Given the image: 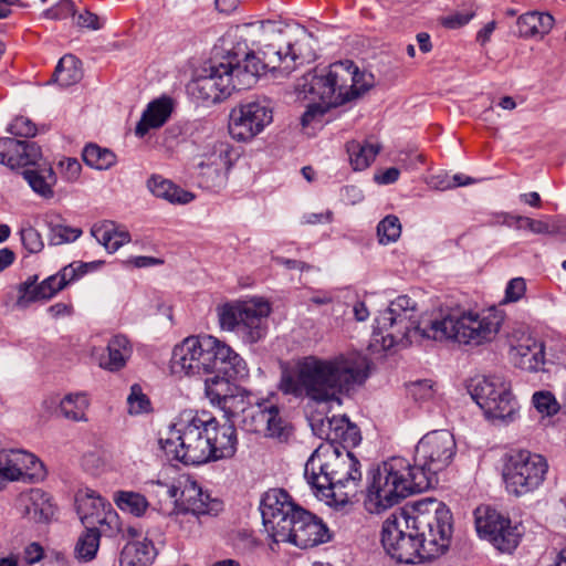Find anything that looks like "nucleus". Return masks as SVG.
Returning <instances> with one entry per match:
<instances>
[{"label": "nucleus", "instance_id": "f257e3e1", "mask_svg": "<svg viewBox=\"0 0 566 566\" xmlns=\"http://www.w3.org/2000/svg\"><path fill=\"white\" fill-rule=\"evenodd\" d=\"M455 449V440L448 430H434L416 446L413 465L402 457L384 461L370 472L366 509L379 513L413 493L428 490L434 475L451 463Z\"/></svg>", "mask_w": 566, "mask_h": 566}, {"label": "nucleus", "instance_id": "f03ea898", "mask_svg": "<svg viewBox=\"0 0 566 566\" xmlns=\"http://www.w3.org/2000/svg\"><path fill=\"white\" fill-rule=\"evenodd\" d=\"M307 35L292 40L287 32L280 31L264 44L261 56L254 52L230 51L224 61L212 65L209 75L197 78L191 91L198 97L219 103L228 98L234 91L248 90L256 83L258 76L265 71H281L290 74L297 62L303 63L311 57L303 49Z\"/></svg>", "mask_w": 566, "mask_h": 566}, {"label": "nucleus", "instance_id": "7ed1b4c3", "mask_svg": "<svg viewBox=\"0 0 566 566\" xmlns=\"http://www.w3.org/2000/svg\"><path fill=\"white\" fill-rule=\"evenodd\" d=\"M395 310L388 307L375 319L371 344L385 350L409 345L420 337L480 346L495 338L504 321L503 312L491 307L482 312L452 311L431 321L428 327H421L413 315L395 313Z\"/></svg>", "mask_w": 566, "mask_h": 566}, {"label": "nucleus", "instance_id": "20e7f679", "mask_svg": "<svg viewBox=\"0 0 566 566\" xmlns=\"http://www.w3.org/2000/svg\"><path fill=\"white\" fill-rule=\"evenodd\" d=\"M366 377L364 360H323L308 356L300 360L294 370L282 374L280 389L286 395L329 401L337 399L343 389L361 384Z\"/></svg>", "mask_w": 566, "mask_h": 566}, {"label": "nucleus", "instance_id": "39448f33", "mask_svg": "<svg viewBox=\"0 0 566 566\" xmlns=\"http://www.w3.org/2000/svg\"><path fill=\"white\" fill-rule=\"evenodd\" d=\"M172 374L201 376L223 374L242 377L245 361L229 345L211 335L189 336L176 345L170 359Z\"/></svg>", "mask_w": 566, "mask_h": 566}, {"label": "nucleus", "instance_id": "423d86ee", "mask_svg": "<svg viewBox=\"0 0 566 566\" xmlns=\"http://www.w3.org/2000/svg\"><path fill=\"white\" fill-rule=\"evenodd\" d=\"M229 378L227 375H223V377L216 375L206 380V396L211 403L222 409L228 420L237 416L239 411H242L245 413V423L248 418L251 419V423L247 424L248 430L253 432L264 431L268 437L286 441L291 434L292 427L281 416L277 405L268 399L245 410L244 397L240 394V388L232 384Z\"/></svg>", "mask_w": 566, "mask_h": 566}, {"label": "nucleus", "instance_id": "0eeeda50", "mask_svg": "<svg viewBox=\"0 0 566 566\" xmlns=\"http://www.w3.org/2000/svg\"><path fill=\"white\" fill-rule=\"evenodd\" d=\"M305 476L317 491L346 502L356 494L361 481L360 463L349 451L319 448L306 462Z\"/></svg>", "mask_w": 566, "mask_h": 566}, {"label": "nucleus", "instance_id": "6e6552de", "mask_svg": "<svg viewBox=\"0 0 566 566\" xmlns=\"http://www.w3.org/2000/svg\"><path fill=\"white\" fill-rule=\"evenodd\" d=\"M370 87L365 74L352 61H339L321 71L303 76L298 90L310 101H319L327 106H342L352 102Z\"/></svg>", "mask_w": 566, "mask_h": 566}, {"label": "nucleus", "instance_id": "1a4fd4ad", "mask_svg": "<svg viewBox=\"0 0 566 566\" xmlns=\"http://www.w3.org/2000/svg\"><path fill=\"white\" fill-rule=\"evenodd\" d=\"M208 412H185L159 440L166 454L188 465L211 461Z\"/></svg>", "mask_w": 566, "mask_h": 566}, {"label": "nucleus", "instance_id": "9d476101", "mask_svg": "<svg viewBox=\"0 0 566 566\" xmlns=\"http://www.w3.org/2000/svg\"><path fill=\"white\" fill-rule=\"evenodd\" d=\"M265 531H328L322 518L295 504L283 489H270L260 503Z\"/></svg>", "mask_w": 566, "mask_h": 566}, {"label": "nucleus", "instance_id": "9b49d317", "mask_svg": "<svg viewBox=\"0 0 566 566\" xmlns=\"http://www.w3.org/2000/svg\"><path fill=\"white\" fill-rule=\"evenodd\" d=\"M270 313V304L262 300L226 303L218 307L221 329L235 331L248 344H255L265 337Z\"/></svg>", "mask_w": 566, "mask_h": 566}, {"label": "nucleus", "instance_id": "f8f14e48", "mask_svg": "<svg viewBox=\"0 0 566 566\" xmlns=\"http://www.w3.org/2000/svg\"><path fill=\"white\" fill-rule=\"evenodd\" d=\"M452 521V513L444 503L436 499H423L411 507L400 509L390 514L381 531H450Z\"/></svg>", "mask_w": 566, "mask_h": 566}, {"label": "nucleus", "instance_id": "ddd939ff", "mask_svg": "<svg viewBox=\"0 0 566 566\" xmlns=\"http://www.w3.org/2000/svg\"><path fill=\"white\" fill-rule=\"evenodd\" d=\"M472 398L490 420L513 421L518 411L511 382L500 376L484 377L478 381Z\"/></svg>", "mask_w": 566, "mask_h": 566}, {"label": "nucleus", "instance_id": "4468645a", "mask_svg": "<svg viewBox=\"0 0 566 566\" xmlns=\"http://www.w3.org/2000/svg\"><path fill=\"white\" fill-rule=\"evenodd\" d=\"M548 470L544 457L522 450L512 454L505 465L503 478L509 492L524 495L537 489Z\"/></svg>", "mask_w": 566, "mask_h": 566}, {"label": "nucleus", "instance_id": "2eb2a0df", "mask_svg": "<svg viewBox=\"0 0 566 566\" xmlns=\"http://www.w3.org/2000/svg\"><path fill=\"white\" fill-rule=\"evenodd\" d=\"M273 120V111L265 101L239 104L229 115V133L238 142L252 140Z\"/></svg>", "mask_w": 566, "mask_h": 566}, {"label": "nucleus", "instance_id": "dca6fc26", "mask_svg": "<svg viewBox=\"0 0 566 566\" xmlns=\"http://www.w3.org/2000/svg\"><path fill=\"white\" fill-rule=\"evenodd\" d=\"M76 513L87 532L122 531L117 512L95 491L80 490L75 495Z\"/></svg>", "mask_w": 566, "mask_h": 566}, {"label": "nucleus", "instance_id": "f3484780", "mask_svg": "<svg viewBox=\"0 0 566 566\" xmlns=\"http://www.w3.org/2000/svg\"><path fill=\"white\" fill-rule=\"evenodd\" d=\"M167 493L177 505L196 516L216 515L222 509V503L203 493L201 486L190 475H180L167 489Z\"/></svg>", "mask_w": 566, "mask_h": 566}, {"label": "nucleus", "instance_id": "a211bd4d", "mask_svg": "<svg viewBox=\"0 0 566 566\" xmlns=\"http://www.w3.org/2000/svg\"><path fill=\"white\" fill-rule=\"evenodd\" d=\"M45 475L43 463L33 453L18 449L0 451V478L9 481H41Z\"/></svg>", "mask_w": 566, "mask_h": 566}, {"label": "nucleus", "instance_id": "6ab92c4d", "mask_svg": "<svg viewBox=\"0 0 566 566\" xmlns=\"http://www.w3.org/2000/svg\"><path fill=\"white\" fill-rule=\"evenodd\" d=\"M510 357L523 370L537 371L545 364V345L525 331L510 336Z\"/></svg>", "mask_w": 566, "mask_h": 566}, {"label": "nucleus", "instance_id": "aec40b11", "mask_svg": "<svg viewBox=\"0 0 566 566\" xmlns=\"http://www.w3.org/2000/svg\"><path fill=\"white\" fill-rule=\"evenodd\" d=\"M41 158V148L33 142L11 137L0 138V164L14 169L35 164Z\"/></svg>", "mask_w": 566, "mask_h": 566}, {"label": "nucleus", "instance_id": "412c9836", "mask_svg": "<svg viewBox=\"0 0 566 566\" xmlns=\"http://www.w3.org/2000/svg\"><path fill=\"white\" fill-rule=\"evenodd\" d=\"M380 541L387 554L398 563H419L417 533H381Z\"/></svg>", "mask_w": 566, "mask_h": 566}, {"label": "nucleus", "instance_id": "4be33fe9", "mask_svg": "<svg viewBox=\"0 0 566 566\" xmlns=\"http://www.w3.org/2000/svg\"><path fill=\"white\" fill-rule=\"evenodd\" d=\"M211 460L231 458L237 451V430L229 421L220 424L208 413Z\"/></svg>", "mask_w": 566, "mask_h": 566}, {"label": "nucleus", "instance_id": "5701e85b", "mask_svg": "<svg viewBox=\"0 0 566 566\" xmlns=\"http://www.w3.org/2000/svg\"><path fill=\"white\" fill-rule=\"evenodd\" d=\"M18 504L23 514L35 522H50L56 511L52 496L38 488L22 492L18 497Z\"/></svg>", "mask_w": 566, "mask_h": 566}, {"label": "nucleus", "instance_id": "b1692460", "mask_svg": "<svg viewBox=\"0 0 566 566\" xmlns=\"http://www.w3.org/2000/svg\"><path fill=\"white\" fill-rule=\"evenodd\" d=\"M90 269H93V263L72 262L56 274L49 276L38 284V295L42 296L43 300L52 298L70 283L85 275Z\"/></svg>", "mask_w": 566, "mask_h": 566}, {"label": "nucleus", "instance_id": "393cba45", "mask_svg": "<svg viewBox=\"0 0 566 566\" xmlns=\"http://www.w3.org/2000/svg\"><path fill=\"white\" fill-rule=\"evenodd\" d=\"M321 431L322 438L342 443L345 448H354L361 441L359 428L345 416L327 418L322 422Z\"/></svg>", "mask_w": 566, "mask_h": 566}, {"label": "nucleus", "instance_id": "a878e982", "mask_svg": "<svg viewBox=\"0 0 566 566\" xmlns=\"http://www.w3.org/2000/svg\"><path fill=\"white\" fill-rule=\"evenodd\" d=\"M129 534L130 539L120 553V566H149L157 555L153 542L143 536V533Z\"/></svg>", "mask_w": 566, "mask_h": 566}, {"label": "nucleus", "instance_id": "bb28decb", "mask_svg": "<svg viewBox=\"0 0 566 566\" xmlns=\"http://www.w3.org/2000/svg\"><path fill=\"white\" fill-rule=\"evenodd\" d=\"M475 531H516L525 528L522 522L512 518L496 507L481 504L473 511Z\"/></svg>", "mask_w": 566, "mask_h": 566}, {"label": "nucleus", "instance_id": "cd10ccee", "mask_svg": "<svg viewBox=\"0 0 566 566\" xmlns=\"http://www.w3.org/2000/svg\"><path fill=\"white\" fill-rule=\"evenodd\" d=\"M172 108L170 97L164 96L150 102L136 125V135L144 137L150 129L165 125L172 113Z\"/></svg>", "mask_w": 566, "mask_h": 566}, {"label": "nucleus", "instance_id": "c85d7f7f", "mask_svg": "<svg viewBox=\"0 0 566 566\" xmlns=\"http://www.w3.org/2000/svg\"><path fill=\"white\" fill-rule=\"evenodd\" d=\"M106 350L107 354H102L98 357L99 367L109 371H117L125 367L132 356L133 347L125 336L116 335L108 342Z\"/></svg>", "mask_w": 566, "mask_h": 566}, {"label": "nucleus", "instance_id": "c756f323", "mask_svg": "<svg viewBox=\"0 0 566 566\" xmlns=\"http://www.w3.org/2000/svg\"><path fill=\"white\" fill-rule=\"evenodd\" d=\"M147 186L154 196L163 198L170 203L186 205L195 199L193 193L181 189L172 181L161 176L150 177L147 181Z\"/></svg>", "mask_w": 566, "mask_h": 566}, {"label": "nucleus", "instance_id": "7c9ffc66", "mask_svg": "<svg viewBox=\"0 0 566 566\" xmlns=\"http://www.w3.org/2000/svg\"><path fill=\"white\" fill-rule=\"evenodd\" d=\"M92 234L108 252L117 251L130 240L128 231L119 230L115 222L108 220L95 223Z\"/></svg>", "mask_w": 566, "mask_h": 566}, {"label": "nucleus", "instance_id": "2f4dec72", "mask_svg": "<svg viewBox=\"0 0 566 566\" xmlns=\"http://www.w3.org/2000/svg\"><path fill=\"white\" fill-rule=\"evenodd\" d=\"M554 18L549 13L527 12L517 19L518 33L523 38H543L554 27Z\"/></svg>", "mask_w": 566, "mask_h": 566}, {"label": "nucleus", "instance_id": "473e14b6", "mask_svg": "<svg viewBox=\"0 0 566 566\" xmlns=\"http://www.w3.org/2000/svg\"><path fill=\"white\" fill-rule=\"evenodd\" d=\"M419 545V563L444 554L451 544V533H417Z\"/></svg>", "mask_w": 566, "mask_h": 566}, {"label": "nucleus", "instance_id": "72a5a7b5", "mask_svg": "<svg viewBox=\"0 0 566 566\" xmlns=\"http://www.w3.org/2000/svg\"><path fill=\"white\" fill-rule=\"evenodd\" d=\"M270 547L280 542L291 543L302 549L315 547L332 541V533H269Z\"/></svg>", "mask_w": 566, "mask_h": 566}, {"label": "nucleus", "instance_id": "f704fd0d", "mask_svg": "<svg viewBox=\"0 0 566 566\" xmlns=\"http://www.w3.org/2000/svg\"><path fill=\"white\" fill-rule=\"evenodd\" d=\"M22 175L34 192L46 199L53 197L56 176L51 167L25 169Z\"/></svg>", "mask_w": 566, "mask_h": 566}, {"label": "nucleus", "instance_id": "c9c22d12", "mask_svg": "<svg viewBox=\"0 0 566 566\" xmlns=\"http://www.w3.org/2000/svg\"><path fill=\"white\" fill-rule=\"evenodd\" d=\"M349 160L355 170H364L376 159L380 146L373 143L348 142L346 145Z\"/></svg>", "mask_w": 566, "mask_h": 566}, {"label": "nucleus", "instance_id": "e433bc0d", "mask_svg": "<svg viewBox=\"0 0 566 566\" xmlns=\"http://www.w3.org/2000/svg\"><path fill=\"white\" fill-rule=\"evenodd\" d=\"M78 64L80 61L72 54H66L61 57L53 73L54 82L63 87L78 82L82 77V71Z\"/></svg>", "mask_w": 566, "mask_h": 566}, {"label": "nucleus", "instance_id": "4c0bfd02", "mask_svg": "<svg viewBox=\"0 0 566 566\" xmlns=\"http://www.w3.org/2000/svg\"><path fill=\"white\" fill-rule=\"evenodd\" d=\"M113 501L120 511L136 517L143 516L149 506L144 495L133 491H117L114 493Z\"/></svg>", "mask_w": 566, "mask_h": 566}, {"label": "nucleus", "instance_id": "58836bf2", "mask_svg": "<svg viewBox=\"0 0 566 566\" xmlns=\"http://www.w3.org/2000/svg\"><path fill=\"white\" fill-rule=\"evenodd\" d=\"M90 401L85 394H71L60 402L62 416L72 421H86V410Z\"/></svg>", "mask_w": 566, "mask_h": 566}, {"label": "nucleus", "instance_id": "ea45409f", "mask_svg": "<svg viewBox=\"0 0 566 566\" xmlns=\"http://www.w3.org/2000/svg\"><path fill=\"white\" fill-rule=\"evenodd\" d=\"M82 157L87 166L99 170L108 169L116 163V155L112 150L96 144L86 145Z\"/></svg>", "mask_w": 566, "mask_h": 566}, {"label": "nucleus", "instance_id": "a19ab883", "mask_svg": "<svg viewBox=\"0 0 566 566\" xmlns=\"http://www.w3.org/2000/svg\"><path fill=\"white\" fill-rule=\"evenodd\" d=\"M501 554H512L521 543V533H478Z\"/></svg>", "mask_w": 566, "mask_h": 566}, {"label": "nucleus", "instance_id": "79ce46f5", "mask_svg": "<svg viewBox=\"0 0 566 566\" xmlns=\"http://www.w3.org/2000/svg\"><path fill=\"white\" fill-rule=\"evenodd\" d=\"M101 533H83L74 547V555L78 562L86 563L95 558L99 547Z\"/></svg>", "mask_w": 566, "mask_h": 566}, {"label": "nucleus", "instance_id": "37998d69", "mask_svg": "<svg viewBox=\"0 0 566 566\" xmlns=\"http://www.w3.org/2000/svg\"><path fill=\"white\" fill-rule=\"evenodd\" d=\"M128 413L132 416L148 415L153 412V405L149 397L144 394L138 384L130 387V392L127 397Z\"/></svg>", "mask_w": 566, "mask_h": 566}, {"label": "nucleus", "instance_id": "c03bdc74", "mask_svg": "<svg viewBox=\"0 0 566 566\" xmlns=\"http://www.w3.org/2000/svg\"><path fill=\"white\" fill-rule=\"evenodd\" d=\"M401 234V223L397 216H386L377 226V235L381 244L396 242Z\"/></svg>", "mask_w": 566, "mask_h": 566}, {"label": "nucleus", "instance_id": "a18cd8bd", "mask_svg": "<svg viewBox=\"0 0 566 566\" xmlns=\"http://www.w3.org/2000/svg\"><path fill=\"white\" fill-rule=\"evenodd\" d=\"M532 403L543 417H553L560 410L555 395L548 390L535 391L532 396Z\"/></svg>", "mask_w": 566, "mask_h": 566}, {"label": "nucleus", "instance_id": "49530a36", "mask_svg": "<svg viewBox=\"0 0 566 566\" xmlns=\"http://www.w3.org/2000/svg\"><path fill=\"white\" fill-rule=\"evenodd\" d=\"M20 235L22 244L28 252L39 253L43 250L44 242L36 229L32 227L23 228L20 231Z\"/></svg>", "mask_w": 566, "mask_h": 566}, {"label": "nucleus", "instance_id": "de8ad7c7", "mask_svg": "<svg viewBox=\"0 0 566 566\" xmlns=\"http://www.w3.org/2000/svg\"><path fill=\"white\" fill-rule=\"evenodd\" d=\"M331 107L319 101H312L301 117L302 126L306 127L316 122H322L323 116Z\"/></svg>", "mask_w": 566, "mask_h": 566}, {"label": "nucleus", "instance_id": "09e8293b", "mask_svg": "<svg viewBox=\"0 0 566 566\" xmlns=\"http://www.w3.org/2000/svg\"><path fill=\"white\" fill-rule=\"evenodd\" d=\"M38 276H31L23 282L19 287V305H27L31 302L43 300L42 296L38 295V285L35 284Z\"/></svg>", "mask_w": 566, "mask_h": 566}, {"label": "nucleus", "instance_id": "8fccbe9b", "mask_svg": "<svg viewBox=\"0 0 566 566\" xmlns=\"http://www.w3.org/2000/svg\"><path fill=\"white\" fill-rule=\"evenodd\" d=\"M409 392L416 401L424 402L434 397L436 390L431 380H419L409 386Z\"/></svg>", "mask_w": 566, "mask_h": 566}, {"label": "nucleus", "instance_id": "3c124183", "mask_svg": "<svg viewBox=\"0 0 566 566\" xmlns=\"http://www.w3.org/2000/svg\"><path fill=\"white\" fill-rule=\"evenodd\" d=\"M82 234V230L78 228H72L69 226L57 224L52 228V238L54 244H62L76 240Z\"/></svg>", "mask_w": 566, "mask_h": 566}, {"label": "nucleus", "instance_id": "603ef678", "mask_svg": "<svg viewBox=\"0 0 566 566\" xmlns=\"http://www.w3.org/2000/svg\"><path fill=\"white\" fill-rule=\"evenodd\" d=\"M10 133L20 137H33L36 134L35 125L27 117L20 116L10 124Z\"/></svg>", "mask_w": 566, "mask_h": 566}, {"label": "nucleus", "instance_id": "864d4df0", "mask_svg": "<svg viewBox=\"0 0 566 566\" xmlns=\"http://www.w3.org/2000/svg\"><path fill=\"white\" fill-rule=\"evenodd\" d=\"M75 6L71 0H61L54 7L45 11V15L54 20H63L69 17H74Z\"/></svg>", "mask_w": 566, "mask_h": 566}, {"label": "nucleus", "instance_id": "5fc2aeb1", "mask_svg": "<svg viewBox=\"0 0 566 566\" xmlns=\"http://www.w3.org/2000/svg\"><path fill=\"white\" fill-rule=\"evenodd\" d=\"M526 292V282L523 277L512 279L505 290V300L509 302L520 301Z\"/></svg>", "mask_w": 566, "mask_h": 566}, {"label": "nucleus", "instance_id": "6e6d98bb", "mask_svg": "<svg viewBox=\"0 0 566 566\" xmlns=\"http://www.w3.org/2000/svg\"><path fill=\"white\" fill-rule=\"evenodd\" d=\"M59 166L67 180H75L80 176L81 164L77 159L66 158L61 160Z\"/></svg>", "mask_w": 566, "mask_h": 566}, {"label": "nucleus", "instance_id": "4d7b16f0", "mask_svg": "<svg viewBox=\"0 0 566 566\" xmlns=\"http://www.w3.org/2000/svg\"><path fill=\"white\" fill-rule=\"evenodd\" d=\"M518 227L528 229L530 231L534 233H546L548 232V224L541 221L535 220L528 217H518Z\"/></svg>", "mask_w": 566, "mask_h": 566}, {"label": "nucleus", "instance_id": "13d9d810", "mask_svg": "<svg viewBox=\"0 0 566 566\" xmlns=\"http://www.w3.org/2000/svg\"><path fill=\"white\" fill-rule=\"evenodd\" d=\"M77 25L82 28H87L92 30H98L102 28L99 23V18L97 14L86 10L77 17Z\"/></svg>", "mask_w": 566, "mask_h": 566}, {"label": "nucleus", "instance_id": "bf43d9fd", "mask_svg": "<svg viewBox=\"0 0 566 566\" xmlns=\"http://www.w3.org/2000/svg\"><path fill=\"white\" fill-rule=\"evenodd\" d=\"M424 156L417 153H400L398 163L407 169L417 168L418 164H423Z\"/></svg>", "mask_w": 566, "mask_h": 566}, {"label": "nucleus", "instance_id": "052dcab7", "mask_svg": "<svg viewBox=\"0 0 566 566\" xmlns=\"http://www.w3.org/2000/svg\"><path fill=\"white\" fill-rule=\"evenodd\" d=\"M389 307H396L395 313H406V315H413L411 312L415 310V302L409 296L401 295L391 302Z\"/></svg>", "mask_w": 566, "mask_h": 566}, {"label": "nucleus", "instance_id": "680f3d73", "mask_svg": "<svg viewBox=\"0 0 566 566\" xmlns=\"http://www.w3.org/2000/svg\"><path fill=\"white\" fill-rule=\"evenodd\" d=\"M472 18L473 13H454L443 20V25L450 29H458L469 23Z\"/></svg>", "mask_w": 566, "mask_h": 566}, {"label": "nucleus", "instance_id": "e2e57ef3", "mask_svg": "<svg viewBox=\"0 0 566 566\" xmlns=\"http://www.w3.org/2000/svg\"><path fill=\"white\" fill-rule=\"evenodd\" d=\"M43 548L38 543H31L24 549V558L27 564L33 565L43 558Z\"/></svg>", "mask_w": 566, "mask_h": 566}, {"label": "nucleus", "instance_id": "0e129e2a", "mask_svg": "<svg viewBox=\"0 0 566 566\" xmlns=\"http://www.w3.org/2000/svg\"><path fill=\"white\" fill-rule=\"evenodd\" d=\"M399 175H400V171L397 168L391 167V168L386 169L384 172L376 175L375 180L380 185H389V184H394L395 181H397L399 178Z\"/></svg>", "mask_w": 566, "mask_h": 566}, {"label": "nucleus", "instance_id": "69168bd1", "mask_svg": "<svg viewBox=\"0 0 566 566\" xmlns=\"http://www.w3.org/2000/svg\"><path fill=\"white\" fill-rule=\"evenodd\" d=\"M332 219L333 212L329 210L322 213H310L305 216V222L308 224L328 223L332 221Z\"/></svg>", "mask_w": 566, "mask_h": 566}, {"label": "nucleus", "instance_id": "338daca9", "mask_svg": "<svg viewBox=\"0 0 566 566\" xmlns=\"http://www.w3.org/2000/svg\"><path fill=\"white\" fill-rule=\"evenodd\" d=\"M495 27H496V23L495 21H491L489 22L488 24L484 25L483 29H481L478 34H476V41L481 44V45H484L485 43H488L491 39V35L493 33V31L495 30Z\"/></svg>", "mask_w": 566, "mask_h": 566}, {"label": "nucleus", "instance_id": "774afa93", "mask_svg": "<svg viewBox=\"0 0 566 566\" xmlns=\"http://www.w3.org/2000/svg\"><path fill=\"white\" fill-rule=\"evenodd\" d=\"M128 263H132L135 268H147L155 264H160L163 261L153 256H136L129 260Z\"/></svg>", "mask_w": 566, "mask_h": 566}]
</instances>
